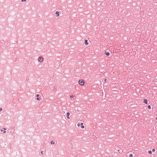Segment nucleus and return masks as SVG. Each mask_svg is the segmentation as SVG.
<instances>
[{
	"instance_id": "25",
	"label": "nucleus",
	"mask_w": 157,
	"mask_h": 157,
	"mask_svg": "<svg viewBox=\"0 0 157 157\" xmlns=\"http://www.w3.org/2000/svg\"><path fill=\"white\" fill-rule=\"evenodd\" d=\"M1 130V132L2 131V130Z\"/></svg>"
},
{
	"instance_id": "11",
	"label": "nucleus",
	"mask_w": 157,
	"mask_h": 157,
	"mask_svg": "<svg viewBox=\"0 0 157 157\" xmlns=\"http://www.w3.org/2000/svg\"><path fill=\"white\" fill-rule=\"evenodd\" d=\"M148 108L149 109H151V106L150 105H148Z\"/></svg>"
},
{
	"instance_id": "17",
	"label": "nucleus",
	"mask_w": 157,
	"mask_h": 157,
	"mask_svg": "<svg viewBox=\"0 0 157 157\" xmlns=\"http://www.w3.org/2000/svg\"><path fill=\"white\" fill-rule=\"evenodd\" d=\"M44 151H41V153L42 154H44Z\"/></svg>"
},
{
	"instance_id": "6",
	"label": "nucleus",
	"mask_w": 157,
	"mask_h": 157,
	"mask_svg": "<svg viewBox=\"0 0 157 157\" xmlns=\"http://www.w3.org/2000/svg\"><path fill=\"white\" fill-rule=\"evenodd\" d=\"M105 54L107 56H108L109 55L110 53L109 52H105Z\"/></svg>"
},
{
	"instance_id": "19",
	"label": "nucleus",
	"mask_w": 157,
	"mask_h": 157,
	"mask_svg": "<svg viewBox=\"0 0 157 157\" xmlns=\"http://www.w3.org/2000/svg\"><path fill=\"white\" fill-rule=\"evenodd\" d=\"M39 96V94H37L36 95V96L37 97H38Z\"/></svg>"
},
{
	"instance_id": "4",
	"label": "nucleus",
	"mask_w": 157,
	"mask_h": 157,
	"mask_svg": "<svg viewBox=\"0 0 157 157\" xmlns=\"http://www.w3.org/2000/svg\"><path fill=\"white\" fill-rule=\"evenodd\" d=\"M144 102L146 104H147L148 103L147 100L146 99H144Z\"/></svg>"
},
{
	"instance_id": "21",
	"label": "nucleus",
	"mask_w": 157,
	"mask_h": 157,
	"mask_svg": "<svg viewBox=\"0 0 157 157\" xmlns=\"http://www.w3.org/2000/svg\"><path fill=\"white\" fill-rule=\"evenodd\" d=\"M6 131H4L3 132V133H6Z\"/></svg>"
},
{
	"instance_id": "8",
	"label": "nucleus",
	"mask_w": 157,
	"mask_h": 157,
	"mask_svg": "<svg viewBox=\"0 0 157 157\" xmlns=\"http://www.w3.org/2000/svg\"><path fill=\"white\" fill-rule=\"evenodd\" d=\"M51 144H55V142H54L53 141H52L51 142Z\"/></svg>"
},
{
	"instance_id": "2",
	"label": "nucleus",
	"mask_w": 157,
	"mask_h": 157,
	"mask_svg": "<svg viewBox=\"0 0 157 157\" xmlns=\"http://www.w3.org/2000/svg\"><path fill=\"white\" fill-rule=\"evenodd\" d=\"M43 58L42 57H40L38 58V60L40 62H42L43 61Z\"/></svg>"
},
{
	"instance_id": "23",
	"label": "nucleus",
	"mask_w": 157,
	"mask_h": 157,
	"mask_svg": "<svg viewBox=\"0 0 157 157\" xmlns=\"http://www.w3.org/2000/svg\"><path fill=\"white\" fill-rule=\"evenodd\" d=\"M83 123H81V124L82 125H83Z\"/></svg>"
},
{
	"instance_id": "14",
	"label": "nucleus",
	"mask_w": 157,
	"mask_h": 157,
	"mask_svg": "<svg viewBox=\"0 0 157 157\" xmlns=\"http://www.w3.org/2000/svg\"><path fill=\"white\" fill-rule=\"evenodd\" d=\"M152 151L154 152L155 151V149H153L152 150Z\"/></svg>"
},
{
	"instance_id": "12",
	"label": "nucleus",
	"mask_w": 157,
	"mask_h": 157,
	"mask_svg": "<svg viewBox=\"0 0 157 157\" xmlns=\"http://www.w3.org/2000/svg\"><path fill=\"white\" fill-rule=\"evenodd\" d=\"M133 157V155L132 154H131L130 155L129 157Z\"/></svg>"
},
{
	"instance_id": "16",
	"label": "nucleus",
	"mask_w": 157,
	"mask_h": 157,
	"mask_svg": "<svg viewBox=\"0 0 157 157\" xmlns=\"http://www.w3.org/2000/svg\"><path fill=\"white\" fill-rule=\"evenodd\" d=\"M81 128H84V126H83V125H82L81 126Z\"/></svg>"
},
{
	"instance_id": "13",
	"label": "nucleus",
	"mask_w": 157,
	"mask_h": 157,
	"mask_svg": "<svg viewBox=\"0 0 157 157\" xmlns=\"http://www.w3.org/2000/svg\"><path fill=\"white\" fill-rule=\"evenodd\" d=\"M2 129H3L4 131L6 130V128H3Z\"/></svg>"
},
{
	"instance_id": "15",
	"label": "nucleus",
	"mask_w": 157,
	"mask_h": 157,
	"mask_svg": "<svg viewBox=\"0 0 157 157\" xmlns=\"http://www.w3.org/2000/svg\"><path fill=\"white\" fill-rule=\"evenodd\" d=\"M26 1V0H21V2H25Z\"/></svg>"
},
{
	"instance_id": "9",
	"label": "nucleus",
	"mask_w": 157,
	"mask_h": 157,
	"mask_svg": "<svg viewBox=\"0 0 157 157\" xmlns=\"http://www.w3.org/2000/svg\"><path fill=\"white\" fill-rule=\"evenodd\" d=\"M74 96H73V95H71L70 96V98H74Z\"/></svg>"
},
{
	"instance_id": "24",
	"label": "nucleus",
	"mask_w": 157,
	"mask_h": 157,
	"mask_svg": "<svg viewBox=\"0 0 157 157\" xmlns=\"http://www.w3.org/2000/svg\"><path fill=\"white\" fill-rule=\"evenodd\" d=\"M106 79H105V82H106Z\"/></svg>"
},
{
	"instance_id": "7",
	"label": "nucleus",
	"mask_w": 157,
	"mask_h": 157,
	"mask_svg": "<svg viewBox=\"0 0 157 157\" xmlns=\"http://www.w3.org/2000/svg\"><path fill=\"white\" fill-rule=\"evenodd\" d=\"M87 40H85V42L84 43L86 45H87L88 44V43L87 42Z\"/></svg>"
},
{
	"instance_id": "10",
	"label": "nucleus",
	"mask_w": 157,
	"mask_h": 157,
	"mask_svg": "<svg viewBox=\"0 0 157 157\" xmlns=\"http://www.w3.org/2000/svg\"><path fill=\"white\" fill-rule=\"evenodd\" d=\"M148 153L150 154H151L152 153V151H148Z\"/></svg>"
},
{
	"instance_id": "22",
	"label": "nucleus",
	"mask_w": 157,
	"mask_h": 157,
	"mask_svg": "<svg viewBox=\"0 0 157 157\" xmlns=\"http://www.w3.org/2000/svg\"><path fill=\"white\" fill-rule=\"evenodd\" d=\"M78 126H79L80 125V124H79V123H78Z\"/></svg>"
},
{
	"instance_id": "3",
	"label": "nucleus",
	"mask_w": 157,
	"mask_h": 157,
	"mask_svg": "<svg viewBox=\"0 0 157 157\" xmlns=\"http://www.w3.org/2000/svg\"><path fill=\"white\" fill-rule=\"evenodd\" d=\"M70 113L69 112H68L67 113V115L66 116L67 117V118L68 119H70V118L69 117V115H70Z\"/></svg>"
},
{
	"instance_id": "5",
	"label": "nucleus",
	"mask_w": 157,
	"mask_h": 157,
	"mask_svg": "<svg viewBox=\"0 0 157 157\" xmlns=\"http://www.w3.org/2000/svg\"><path fill=\"white\" fill-rule=\"evenodd\" d=\"M56 14L57 17H58L59 16V12L58 11L56 12Z\"/></svg>"
},
{
	"instance_id": "18",
	"label": "nucleus",
	"mask_w": 157,
	"mask_h": 157,
	"mask_svg": "<svg viewBox=\"0 0 157 157\" xmlns=\"http://www.w3.org/2000/svg\"><path fill=\"white\" fill-rule=\"evenodd\" d=\"M2 110V108H0V112Z\"/></svg>"
},
{
	"instance_id": "1",
	"label": "nucleus",
	"mask_w": 157,
	"mask_h": 157,
	"mask_svg": "<svg viewBox=\"0 0 157 157\" xmlns=\"http://www.w3.org/2000/svg\"><path fill=\"white\" fill-rule=\"evenodd\" d=\"M78 83L81 86H83L84 84V82L83 80H80L78 81Z\"/></svg>"
},
{
	"instance_id": "20",
	"label": "nucleus",
	"mask_w": 157,
	"mask_h": 157,
	"mask_svg": "<svg viewBox=\"0 0 157 157\" xmlns=\"http://www.w3.org/2000/svg\"><path fill=\"white\" fill-rule=\"evenodd\" d=\"M36 99L37 100H39V98H36Z\"/></svg>"
}]
</instances>
